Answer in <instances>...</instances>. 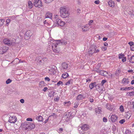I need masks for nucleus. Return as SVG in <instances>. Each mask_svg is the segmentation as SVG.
Instances as JSON below:
<instances>
[{
	"label": "nucleus",
	"instance_id": "f257e3e1",
	"mask_svg": "<svg viewBox=\"0 0 134 134\" xmlns=\"http://www.w3.org/2000/svg\"><path fill=\"white\" fill-rule=\"evenodd\" d=\"M60 42L63 44L65 45L67 44L66 41L64 40H58L57 42H56V43H52V48L53 51L54 52L57 53L60 52V50L59 48L57 47V45L59 44Z\"/></svg>",
	"mask_w": 134,
	"mask_h": 134
},
{
	"label": "nucleus",
	"instance_id": "f03ea898",
	"mask_svg": "<svg viewBox=\"0 0 134 134\" xmlns=\"http://www.w3.org/2000/svg\"><path fill=\"white\" fill-rule=\"evenodd\" d=\"M60 16L63 18H67L70 14L68 9L67 8L64 7H60Z\"/></svg>",
	"mask_w": 134,
	"mask_h": 134
},
{
	"label": "nucleus",
	"instance_id": "7ed1b4c3",
	"mask_svg": "<svg viewBox=\"0 0 134 134\" xmlns=\"http://www.w3.org/2000/svg\"><path fill=\"white\" fill-rule=\"evenodd\" d=\"M3 42L5 44L9 46L14 45L16 43V40L14 39H13L12 40H10L8 38H5Z\"/></svg>",
	"mask_w": 134,
	"mask_h": 134
},
{
	"label": "nucleus",
	"instance_id": "20e7f679",
	"mask_svg": "<svg viewBox=\"0 0 134 134\" xmlns=\"http://www.w3.org/2000/svg\"><path fill=\"white\" fill-rule=\"evenodd\" d=\"M34 5L35 7L40 8L42 6V3L41 0H33Z\"/></svg>",
	"mask_w": 134,
	"mask_h": 134
},
{
	"label": "nucleus",
	"instance_id": "39448f33",
	"mask_svg": "<svg viewBox=\"0 0 134 134\" xmlns=\"http://www.w3.org/2000/svg\"><path fill=\"white\" fill-rule=\"evenodd\" d=\"M97 48V47L95 45L92 46L89 49L88 51V54L90 56L92 55L94 53V50Z\"/></svg>",
	"mask_w": 134,
	"mask_h": 134
},
{
	"label": "nucleus",
	"instance_id": "423d86ee",
	"mask_svg": "<svg viewBox=\"0 0 134 134\" xmlns=\"http://www.w3.org/2000/svg\"><path fill=\"white\" fill-rule=\"evenodd\" d=\"M32 34V32L30 30L27 31L25 34V38L27 40L29 39L30 38Z\"/></svg>",
	"mask_w": 134,
	"mask_h": 134
},
{
	"label": "nucleus",
	"instance_id": "0eeeda50",
	"mask_svg": "<svg viewBox=\"0 0 134 134\" xmlns=\"http://www.w3.org/2000/svg\"><path fill=\"white\" fill-rule=\"evenodd\" d=\"M55 23L57 25L63 26L65 24L64 22L62 21L60 19H58L57 20H55Z\"/></svg>",
	"mask_w": 134,
	"mask_h": 134
},
{
	"label": "nucleus",
	"instance_id": "6e6552de",
	"mask_svg": "<svg viewBox=\"0 0 134 134\" xmlns=\"http://www.w3.org/2000/svg\"><path fill=\"white\" fill-rule=\"evenodd\" d=\"M27 123L28 122L26 121L21 124V126L24 130H27V131H28L29 128Z\"/></svg>",
	"mask_w": 134,
	"mask_h": 134
},
{
	"label": "nucleus",
	"instance_id": "1a4fd4ad",
	"mask_svg": "<svg viewBox=\"0 0 134 134\" xmlns=\"http://www.w3.org/2000/svg\"><path fill=\"white\" fill-rule=\"evenodd\" d=\"M17 118L16 116H13L9 117L8 121L10 123H15L16 121Z\"/></svg>",
	"mask_w": 134,
	"mask_h": 134
},
{
	"label": "nucleus",
	"instance_id": "9d476101",
	"mask_svg": "<svg viewBox=\"0 0 134 134\" xmlns=\"http://www.w3.org/2000/svg\"><path fill=\"white\" fill-rule=\"evenodd\" d=\"M106 108L109 110L113 111L115 109V107L113 105L110 104H106Z\"/></svg>",
	"mask_w": 134,
	"mask_h": 134
},
{
	"label": "nucleus",
	"instance_id": "9b49d317",
	"mask_svg": "<svg viewBox=\"0 0 134 134\" xmlns=\"http://www.w3.org/2000/svg\"><path fill=\"white\" fill-rule=\"evenodd\" d=\"M98 85L96 84V82L91 83L89 85V88L91 89H92L93 88L95 87L97 90H98Z\"/></svg>",
	"mask_w": 134,
	"mask_h": 134
},
{
	"label": "nucleus",
	"instance_id": "f8f14e48",
	"mask_svg": "<svg viewBox=\"0 0 134 134\" xmlns=\"http://www.w3.org/2000/svg\"><path fill=\"white\" fill-rule=\"evenodd\" d=\"M118 118V116L115 114L112 115L110 118V120L112 122H114L117 120Z\"/></svg>",
	"mask_w": 134,
	"mask_h": 134
},
{
	"label": "nucleus",
	"instance_id": "ddd939ff",
	"mask_svg": "<svg viewBox=\"0 0 134 134\" xmlns=\"http://www.w3.org/2000/svg\"><path fill=\"white\" fill-rule=\"evenodd\" d=\"M28 131H30L32 129L34 128L35 127V124L32 122H28Z\"/></svg>",
	"mask_w": 134,
	"mask_h": 134
},
{
	"label": "nucleus",
	"instance_id": "4468645a",
	"mask_svg": "<svg viewBox=\"0 0 134 134\" xmlns=\"http://www.w3.org/2000/svg\"><path fill=\"white\" fill-rule=\"evenodd\" d=\"M41 57H38L36 58V63L37 64H41L43 63V62L41 59Z\"/></svg>",
	"mask_w": 134,
	"mask_h": 134
},
{
	"label": "nucleus",
	"instance_id": "2eb2a0df",
	"mask_svg": "<svg viewBox=\"0 0 134 134\" xmlns=\"http://www.w3.org/2000/svg\"><path fill=\"white\" fill-rule=\"evenodd\" d=\"M81 129L83 131H86L89 128V126L86 124L82 125L81 127Z\"/></svg>",
	"mask_w": 134,
	"mask_h": 134
},
{
	"label": "nucleus",
	"instance_id": "dca6fc26",
	"mask_svg": "<svg viewBox=\"0 0 134 134\" xmlns=\"http://www.w3.org/2000/svg\"><path fill=\"white\" fill-rule=\"evenodd\" d=\"M129 82L128 78H124L122 81V83L125 85H127Z\"/></svg>",
	"mask_w": 134,
	"mask_h": 134
},
{
	"label": "nucleus",
	"instance_id": "f3484780",
	"mask_svg": "<svg viewBox=\"0 0 134 134\" xmlns=\"http://www.w3.org/2000/svg\"><path fill=\"white\" fill-rule=\"evenodd\" d=\"M62 66L63 69H66L68 68V65L67 63L64 62L62 64Z\"/></svg>",
	"mask_w": 134,
	"mask_h": 134
},
{
	"label": "nucleus",
	"instance_id": "a211bd4d",
	"mask_svg": "<svg viewBox=\"0 0 134 134\" xmlns=\"http://www.w3.org/2000/svg\"><path fill=\"white\" fill-rule=\"evenodd\" d=\"M45 17L46 18H51L52 17V14L50 12H48L46 13L45 14Z\"/></svg>",
	"mask_w": 134,
	"mask_h": 134
},
{
	"label": "nucleus",
	"instance_id": "6ab92c4d",
	"mask_svg": "<svg viewBox=\"0 0 134 134\" xmlns=\"http://www.w3.org/2000/svg\"><path fill=\"white\" fill-rule=\"evenodd\" d=\"M108 3L109 6L111 7H113L115 6L114 3L112 1H109Z\"/></svg>",
	"mask_w": 134,
	"mask_h": 134
},
{
	"label": "nucleus",
	"instance_id": "aec40b11",
	"mask_svg": "<svg viewBox=\"0 0 134 134\" xmlns=\"http://www.w3.org/2000/svg\"><path fill=\"white\" fill-rule=\"evenodd\" d=\"M84 98H85L83 97V96L82 94H80L77 96L76 99L77 100H80Z\"/></svg>",
	"mask_w": 134,
	"mask_h": 134
},
{
	"label": "nucleus",
	"instance_id": "412c9836",
	"mask_svg": "<svg viewBox=\"0 0 134 134\" xmlns=\"http://www.w3.org/2000/svg\"><path fill=\"white\" fill-rule=\"evenodd\" d=\"M56 93L53 91H51L48 93V95L49 97L54 96V95L56 94Z\"/></svg>",
	"mask_w": 134,
	"mask_h": 134
},
{
	"label": "nucleus",
	"instance_id": "4be33fe9",
	"mask_svg": "<svg viewBox=\"0 0 134 134\" xmlns=\"http://www.w3.org/2000/svg\"><path fill=\"white\" fill-rule=\"evenodd\" d=\"M36 119L38 121H43V118L41 115L37 116Z\"/></svg>",
	"mask_w": 134,
	"mask_h": 134
},
{
	"label": "nucleus",
	"instance_id": "5701e85b",
	"mask_svg": "<svg viewBox=\"0 0 134 134\" xmlns=\"http://www.w3.org/2000/svg\"><path fill=\"white\" fill-rule=\"evenodd\" d=\"M2 48L4 54L6 52L8 49V48L7 47H4Z\"/></svg>",
	"mask_w": 134,
	"mask_h": 134
},
{
	"label": "nucleus",
	"instance_id": "b1692460",
	"mask_svg": "<svg viewBox=\"0 0 134 134\" xmlns=\"http://www.w3.org/2000/svg\"><path fill=\"white\" fill-rule=\"evenodd\" d=\"M69 76L68 74L66 72H65L62 74V77L63 78L65 79L67 77Z\"/></svg>",
	"mask_w": 134,
	"mask_h": 134
},
{
	"label": "nucleus",
	"instance_id": "393cba45",
	"mask_svg": "<svg viewBox=\"0 0 134 134\" xmlns=\"http://www.w3.org/2000/svg\"><path fill=\"white\" fill-rule=\"evenodd\" d=\"M129 61L132 63H134V55L131 57L129 59Z\"/></svg>",
	"mask_w": 134,
	"mask_h": 134
},
{
	"label": "nucleus",
	"instance_id": "a878e982",
	"mask_svg": "<svg viewBox=\"0 0 134 134\" xmlns=\"http://www.w3.org/2000/svg\"><path fill=\"white\" fill-rule=\"evenodd\" d=\"M28 5L29 9H31L32 7L33 4L31 1H29L28 2Z\"/></svg>",
	"mask_w": 134,
	"mask_h": 134
},
{
	"label": "nucleus",
	"instance_id": "bb28decb",
	"mask_svg": "<svg viewBox=\"0 0 134 134\" xmlns=\"http://www.w3.org/2000/svg\"><path fill=\"white\" fill-rule=\"evenodd\" d=\"M121 70L120 69H118L117 70H116L115 71V75L117 76H119Z\"/></svg>",
	"mask_w": 134,
	"mask_h": 134
},
{
	"label": "nucleus",
	"instance_id": "cd10ccee",
	"mask_svg": "<svg viewBox=\"0 0 134 134\" xmlns=\"http://www.w3.org/2000/svg\"><path fill=\"white\" fill-rule=\"evenodd\" d=\"M83 31H86L88 30V27L86 26H82V27Z\"/></svg>",
	"mask_w": 134,
	"mask_h": 134
},
{
	"label": "nucleus",
	"instance_id": "c85d7f7f",
	"mask_svg": "<svg viewBox=\"0 0 134 134\" xmlns=\"http://www.w3.org/2000/svg\"><path fill=\"white\" fill-rule=\"evenodd\" d=\"M69 114L67 115V114H64V117L65 118H66V120H68L69 119V118H70V116Z\"/></svg>",
	"mask_w": 134,
	"mask_h": 134
},
{
	"label": "nucleus",
	"instance_id": "c756f323",
	"mask_svg": "<svg viewBox=\"0 0 134 134\" xmlns=\"http://www.w3.org/2000/svg\"><path fill=\"white\" fill-rule=\"evenodd\" d=\"M127 94L129 96H133L134 95V92L132 91L131 92H128L127 93Z\"/></svg>",
	"mask_w": 134,
	"mask_h": 134
},
{
	"label": "nucleus",
	"instance_id": "7c9ffc66",
	"mask_svg": "<svg viewBox=\"0 0 134 134\" xmlns=\"http://www.w3.org/2000/svg\"><path fill=\"white\" fill-rule=\"evenodd\" d=\"M54 0H44V1L46 3H49L52 2Z\"/></svg>",
	"mask_w": 134,
	"mask_h": 134
},
{
	"label": "nucleus",
	"instance_id": "2f4dec72",
	"mask_svg": "<svg viewBox=\"0 0 134 134\" xmlns=\"http://www.w3.org/2000/svg\"><path fill=\"white\" fill-rule=\"evenodd\" d=\"M104 71L101 70V72H100V74L101 75L103 76H107L106 74H104Z\"/></svg>",
	"mask_w": 134,
	"mask_h": 134
},
{
	"label": "nucleus",
	"instance_id": "473e14b6",
	"mask_svg": "<svg viewBox=\"0 0 134 134\" xmlns=\"http://www.w3.org/2000/svg\"><path fill=\"white\" fill-rule=\"evenodd\" d=\"M124 55L122 53L120 54H119V58L120 59L124 57Z\"/></svg>",
	"mask_w": 134,
	"mask_h": 134
},
{
	"label": "nucleus",
	"instance_id": "72a5a7b5",
	"mask_svg": "<svg viewBox=\"0 0 134 134\" xmlns=\"http://www.w3.org/2000/svg\"><path fill=\"white\" fill-rule=\"evenodd\" d=\"M107 81L105 80H102L100 83L101 85L103 86V85Z\"/></svg>",
	"mask_w": 134,
	"mask_h": 134
},
{
	"label": "nucleus",
	"instance_id": "f704fd0d",
	"mask_svg": "<svg viewBox=\"0 0 134 134\" xmlns=\"http://www.w3.org/2000/svg\"><path fill=\"white\" fill-rule=\"evenodd\" d=\"M4 21V19H0V26H2L3 25Z\"/></svg>",
	"mask_w": 134,
	"mask_h": 134
},
{
	"label": "nucleus",
	"instance_id": "c9c22d12",
	"mask_svg": "<svg viewBox=\"0 0 134 134\" xmlns=\"http://www.w3.org/2000/svg\"><path fill=\"white\" fill-rule=\"evenodd\" d=\"M70 104V102L68 101L67 102H64V105L68 106Z\"/></svg>",
	"mask_w": 134,
	"mask_h": 134
},
{
	"label": "nucleus",
	"instance_id": "e433bc0d",
	"mask_svg": "<svg viewBox=\"0 0 134 134\" xmlns=\"http://www.w3.org/2000/svg\"><path fill=\"white\" fill-rule=\"evenodd\" d=\"M41 59H42L43 63L46 62L47 60V58L45 57L43 58H41Z\"/></svg>",
	"mask_w": 134,
	"mask_h": 134
},
{
	"label": "nucleus",
	"instance_id": "4c0bfd02",
	"mask_svg": "<svg viewBox=\"0 0 134 134\" xmlns=\"http://www.w3.org/2000/svg\"><path fill=\"white\" fill-rule=\"evenodd\" d=\"M125 121V120L124 119H123L120 120L119 122L121 124H123Z\"/></svg>",
	"mask_w": 134,
	"mask_h": 134
},
{
	"label": "nucleus",
	"instance_id": "58836bf2",
	"mask_svg": "<svg viewBox=\"0 0 134 134\" xmlns=\"http://www.w3.org/2000/svg\"><path fill=\"white\" fill-rule=\"evenodd\" d=\"M63 85V82L61 81H59L57 83V85L58 86H60V85Z\"/></svg>",
	"mask_w": 134,
	"mask_h": 134
},
{
	"label": "nucleus",
	"instance_id": "ea45409f",
	"mask_svg": "<svg viewBox=\"0 0 134 134\" xmlns=\"http://www.w3.org/2000/svg\"><path fill=\"white\" fill-rule=\"evenodd\" d=\"M12 82V80L10 79H8L6 81V83L7 84H8Z\"/></svg>",
	"mask_w": 134,
	"mask_h": 134
},
{
	"label": "nucleus",
	"instance_id": "a19ab883",
	"mask_svg": "<svg viewBox=\"0 0 134 134\" xmlns=\"http://www.w3.org/2000/svg\"><path fill=\"white\" fill-rule=\"evenodd\" d=\"M128 44L130 45L131 47L134 44V43L133 42L131 41L128 43Z\"/></svg>",
	"mask_w": 134,
	"mask_h": 134
},
{
	"label": "nucleus",
	"instance_id": "79ce46f5",
	"mask_svg": "<svg viewBox=\"0 0 134 134\" xmlns=\"http://www.w3.org/2000/svg\"><path fill=\"white\" fill-rule=\"evenodd\" d=\"M101 70L100 69H96V68H95V69H94V71L98 73H99L100 72H101Z\"/></svg>",
	"mask_w": 134,
	"mask_h": 134
},
{
	"label": "nucleus",
	"instance_id": "37998d69",
	"mask_svg": "<svg viewBox=\"0 0 134 134\" xmlns=\"http://www.w3.org/2000/svg\"><path fill=\"white\" fill-rule=\"evenodd\" d=\"M101 64L100 63H98L97 66L95 68L96 69H99V68L101 66Z\"/></svg>",
	"mask_w": 134,
	"mask_h": 134
},
{
	"label": "nucleus",
	"instance_id": "c03bdc74",
	"mask_svg": "<svg viewBox=\"0 0 134 134\" xmlns=\"http://www.w3.org/2000/svg\"><path fill=\"white\" fill-rule=\"evenodd\" d=\"M16 17V15H12L10 16L9 17V18L11 19H14Z\"/></svg>",
	"mask_w": 134,
	"mask_h": 134
},
{
	"label": "nucleus",
	"instance_id": "a18cd8bd",
	"mask_svg": "<svg viewBox=\"0 0 134 134\" xmlns=\"http://www.w3.org/2000/svg\"><path fill=\"white\" fill-rule=\"evenodd\" d=\"M101 111V110L100 109H99L98 108L96 109V113H100Z\"/></svg>",
	"mask_w": 134,
	"mask_h": 134
},
{
	"label": "nucleus",
	"instance_id": "49530a36",
	"mask_svg": "<svg viewBox=\"0 0 134 134\" xmlns=\"http://www.w3.org/2000/svg\"><path fill=\"white\" fill-rule=\"evenodd\" d=\"M120 111H121V112L124 111V109L123 107L122 106V105L120 107Z\"/></svg>",
	"mask_w": 134,
	"mask_h": 134
},
{
	"label": "nucleus",
	"instance_id": "de8ad7c7",
	"mask_svg": "<svg viewBox=\"0 0 134 134\" xmlns=\"http://www.w3.org/2000/svg\"><path fill=\"white\" fill-rule=\"evenodd\" d=\"M101 48L102 51H105L107 50V47H104V46H102L101 47Z\"/></svg>",
	"mask_w": 134,
	"mask_h": 134
},
{
	"label": "nucleus",
	"instance_id": "09e8293b",
	"mask_svg": "<svg viewBox=\"0 0 134 134\" xmlns=\"http://www.w3.org/2000/svg\"><path fill=\"white\" fill-rule=\"evenodd\" d=\"M10 20L9 19H8L6 21V25H8V24L10 22Z\"/></svg>",
	"mask_w": 134,
	"mask_h": 134
},
{
	"label": "nucleus",
	"instance_id": "8fccbe9b",
	"mask_svg": "<svg viewBox=\"0 0 134 134\" xmlns=\"http://www.w3.org/2000/svg\"><path fill=\"white\" fill-rule=\"evenodd\" d=\"M125 134H131V132L130 131L127 130L125 132Z\"/></svg>",
	"mask_w": 134,
	"mask_h": 134
},
{
	"label": "nucleus",
	"instance_id": "3c124183",
	"mask_svg": "<svg viewBox=\"0 0 134 134\" xmlns=\"http://www.w3.org/2000/svg\"><path fill=\"white\" fill-rule=\"evenodd\" d=\"M126 60V57H124L122 58V61L123 62H125Z\"/></svg>",
	"mask_w": 134,
	"mask_h": 134
},
{
	"label": "nucleus",
	"instance_id": "603ef678",
	"mask_svg": "<svg viewBox=\"0 0 134 134\" xmlns=\"http://www.w3.org/2000/svg\"><path fill=\"white\" fill-rule=\"evenodd\" d=\"M126 118L128 119H129L131 116L130 114H126Z\"/></svg>",
	"mask_w": 134,
	"mask_h": 134
},
{
	"label": "nucleus",
	"instance_id": "864d4df0",
	"mask_svg": "<svg viewBox=\"0 0 134 134\" xmlns=\"http://www.w3.org/2000/svg\"><path fill=\"white\" fill-rule=\"evenodd\" d=\"M44 82L43 81H41L39 83V85L40 86H42V84H44Z\"/></svg>",
	"mask_w": 134,
	"mask_h": 134
},
{
	"label": "nucleus",
	"instance_id": "5fc2aeb1",
	"mask_svg": "<svg viewBox=\"0 0 134 134\" xmlns=\"http://www.w3.org/2000/svg\"><path fill=\"white\" fill-rule=\"evenodd\" d=\"M93 20H90L88 23V25H91V24L93 23Z\"/></svg>",
	"mask_w": 134,
	"mask_h": 134
},
{
	"label": "nucleus",
	"instance_id": "6e6d98bb",
	"mask_svg": "<svg viewBox=\"0 0 134 134\" xmlns=\"http://www.w3.org/2000/svg\"><path fill=\"white\" fill-rule=\"evenodd\" d=\"M103 121L104 122H106L107 121V119L105 117H104L103 118Z\"/></svg>",
	"mask_w": 134,
	"mask_h": 134
},
{
	"label": "nucleus",
	"instance_id": "4d7b16f0",
	"mask_svg": "<svg viewBox=\"0 0 134 134\" xmlns=\"http://www.w3.org/2000/svg\"><path fill=\"white\" fill-rule=\"evenodd\" d=\"M71 80L68 81V82L65 83V85H67L70 84L71 82Z\"/></svg>",
	"mask_w": 134,
	"mask_h": 134
},
{
	"label": "nucleus",
	"instance_id": "13d9d810",
	"mask_svg": "<svg viewBox=\"0 0 134 134\" xmlns=\"http://www.w3.org/2000/svg\"><path fill=\"white\" fill-rule=\"evenodd\" d=\"M100 1L99 0H96L94 2V3L96 4H98L99 3Z\"/></svg>",
	"mask_w": 134,
	"mask_h": 134
},
{
	"label": "nucleus",
	"instance_id": "bf43d9fd",
	"mask_svg": "<svg viewBox=\"0 0 134 134\" xmlns=\"http://www.w3.org/2000/svg\"><path fill=\"white\" fill-rule=\"evenodd\" d=\"M120 89L121 90H122V91L126 90H127V87L121 88Z\"/></svg>",
	"mask_w": 134,
	"mask_h": 134
},
{
	"label": "nucleus",
	"instance_id": "052dcab7",
	"mask_svg": "<svg viewBox=\"0 0 134 134\" xmlns=\"http://www.w3.org/2000/svg\"><path fill=\"white\" fill-rule=\"evenodd\" d=\"M63 130V129L62 128H60L59 130V133H62Z\"/></svg>",
	"mask_w": 134,
	"mask_h": 134
},
{
	"label": "nucleus",
	"instance_id": "680f3d73",
	"mask_svg": "<svg viewBox=\"0 0 134 134\" xmlns=\"http://www.w3.org/2000/svg\"><path fill=\"white\" fill-rule=\"evenodd\" d=\"M127 90H128L133 89L134 88V87L133 86H131V87H127Z\"/></svg>",
	"mask_w": 134,
	"mask_h": 134
},
{
	"label": "nucleus",
	"instance_id": "e2e57ef3",
	"mask_svg": "<svg viewBox=\"0 0 134 134\" xmlns=\"http://www.w3.org/2000/svg\"><path fill=\"white\" fill-rule=\"evenodd\" d=\"M45 80L47 81H50V79L48 77H46L45 78Z\"/></svg>",
	"mask_w": 134,
	"mask_h": 134
},
{
	"label": "nucleus",
	"instance_id": "0e129e2a",
	"mask_svg": "<svg viewBox=\"0 0 134 134\" xmlns=\"http://www.w3.org/2000/svg\"><path fill=\"white\" fill-rule=\"evenodd\" d=\"M26 120L27 121H32V119L31 118H28Z\"/></svg>",
	"mask_w": 134,
	"mask_h": 134
},
{
	"label": "nucleus",
	"instance_id": "69168bd1",
	"mask_svg": "<svg viewBox=\"0 0 134 134\" xmlns=\"http://www.w3.org/2000/svg\"><path fill=\"white\" fill-rule=\"evenodd\" d=\"M48 89V88L47 87H46L44 88L42 90V91L44 92H46Z\"/></svg>",
	"mask_w": 134,
	"mask_h": 134
},
{
	"label": "nucleus",
	"instance_id": "338daca9",
	"mask_svg": "<svg viewBox=\"0 0 134 134\" xmlns=\"http://www.w3.org/2000/svg\"><path fill=\"white\" fill-rule=\"evenodd\" d=\"M55 20H57V19H59V18L58 15H55Z\"/></svg>",
	"mask_w": 134,
	"mask_h": 134
},
{
	"label": "nucleus",
	"instance_id": "774afa93",
	"mask_svg": "<svg viewBox=\"0 0 134 134\" xmlns=\"http://www.w3.org/2000/svg\"><path fill=\"white\" fill-rule=\"evenodd\" d=\"M131 49L132 51H134V44L131 47Z\"/></svg>",
	"mask_w": 134,
	"mask_h": 134
}]
</instances>
